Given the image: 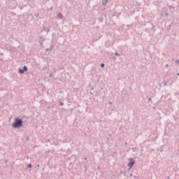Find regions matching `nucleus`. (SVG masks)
Segmentation results:
<instances>
[{
  "mask_svg": "<svg viewBox=\"0 0 179 179\" xmlns=\"http://www.w3.org/2000/svg\"><path fill=\"white\" fill-rule=\"evenodd\" d=\"M13 128H22L23 127V120L16 117L12 124Z\"/></svg>",
  "mask_w": 179,
  "mask_h": 179,
  "instance_id": "nucleus-1",
  "label": "nucleus"
},
{
  "mask_svg": "<svg viewBox=\"0 0 179 179\" xmlns=\"http://www.w3.org/2000/svg\"><path fill=\"white\" fill-rule=\"evenodd\" d=\"M134 164H135V161L134 160V159L131 158L129 159V164H127L128 167H129V169H132Z\"/></svg>",
  "mask_w": 179,
  "mask_h": 179,
  "instance_id": "nucleus-2",
  "label": "nucleus"
},
{
  "mask_svg": "<svg viewBox=\"0 0 179 179\" xmlns=\"http://www.w3.org/2000/svg\"><path fill=\"white\" fill-rule=\"evenodd\" d=\"M57 17H58V19L62 20V19H64V15H62V13H58Z\"/></svg>",
  "mask_w": 179,
  "mask_h": 179,
  "instance_id": "nucleus-3",
  "label": "nucleus"
},
{
  "mask_svg": "<svg viewBox=\"0 0 179 179\" xmlns=\"http://www.w3.org/2000/svg\"><path fill=\"white\" fill-rule=\"evenodd\" d=\"M43 29L44 30V31H46L47 33H50V28H45V27H43Z\"/></svg>",
  "mask_w": 179,
  "mask_h": 179,
  "instance_id": "nucleus-4",
  "label": "nucleus"
},
{
  "mask_svg": "<svg viewBox=\"0 0 179 179\" xmlns=\"http://www.w3.org/2000/svg\"><path fill=\"white\" fill-rule=\"evenodd\" d=\"M19 73H20V75H23V73H24V71L22 69H19Z\"/></svg>",
  "mask_w": 179,
  "mask_h": 179,
  "instance_id": "nucleus-5",
  "label": "nucleus"
},
{
  "mask_svg": "<svg viewBox=\"0 0 179 179\" xmlns=\"http://www.w3.org/2000/svg\"><path fill=\"white\" fill-rule=\"evenodd\" d=\"M102 5H103V6H106V5H107V0H103Z\"/></svg>",
  "mask_w": 179,
  "mask_h": 179,
  "instance_id": "nucleus-6",
  "label": "nucleus"
},
{
  "mask_svg": "<svg viewBox=\"0 0 179 179\" xmlns=\"http://www.w3.org/2000/svg\"><path fill=\"white\" fill-rule=\"evenodd\" d=\"M22 71H24V72H27V66H24Z\"/></svg>",
  "mask_w": 179,
  "mask_h": 179,
  "instance_id": "nucleus-7",
  "label": "nucleus"
},
{
  "mask_svg": "<svg viewBox=\"0 0 179 179\" xmlns=\"http://www.w3.org/2000/svg\"><path fill=\"white\" fill-rule=\"evenodd\" d=\"M120 174H123L124 177L127 176V173L124 171H121Z\"/></svg>",
  "mask_w": 179,
  "mask_h": 179,
  "instance_id": "nucleus-8",
  "label": "nucleus"
},
{
  "mask_svg": "<svg viewBox=\"0 0 179 179\" xmlns=\"http://www.w3.org/2000/svg\"><path fill=\"white\" fill-rule=\"evenodd\" d=\"M115 55H116V56H117V57H120V56H121V55H120L118 52H115Z\"/></svg>",
  "mask_w": 179,
  "mask_h": 179,
  "instance_id": "nucleus-9",
  "label": "nucleus"
},
{
  "mask_svg": "<svg viewBox=\"0 0 179 179\" xmlns=\"http://www.w3.org/2000/svg\"><path fill=\"white\" fill-rule=\"evenodd\" d=\"M175 63H176V65H178L179 64V60L178 59L176 60Z\"/></svg>",
  "mask_w": 179,
  "mask_h": 179,
  "instance_id": "nucleus-10",
  "label": "nucleus"
},
{
  "mask_svg": "<svg viewBox=\"0 0 179 179\" xmlns=\"http://www.w3.org/2000/svg\"><path fill=\"white\" fill-rule=\"evenodd\" d=\"M104 66H105V64H104L103 63H101V68H104Z\"/></svg>",
  "mask_w": 179,
  "mask_h": 179,
  "instance_id": "nucleus-11",
  "label": "nucleus"
},
{
  "mask_svg": "<svg viewBox=\"0 0 179 179\" xmlns=\"http://www.w3.org/2000/svg\"><path fill=\"white\" fill-rule=\"evenodd\" d=\"M49 50H52V46H51L50 49H46V51H48Z\"/></svg>",
  "mask_w": 179,
  "mask_h": 179,
  "instance_id": "nucleus-12",
  "label": "nucleus"
},
{
  "mask_svg": "<svg viewBox=\"0 0 179 179\" xmlns=\"http://www.w3.org/2000/svg\"><path fill=\"white\" fill-rule=\"evenodd\" d=\"M28 167L29 168V169H31V164H28Z\"/></svg>",
  "mask_w": 179,
  "mask_h": 179,
  "instance_id": "nucleus-13",
  "label": "nucleus"
},
{
  "mask_svg": "<svg viewBox=\"0 0 179 179\" xmlns=\"http://www.w3.org/2000/svg\"><path fill=\"white\" fill-rule=\"evenodd\" d=\"M60 106H64V102H60Z\"/></svg>",
  "mask_w": 179,
  "mask_h": 179,
  "instance_id": "nucleus-14",
  "label": "nucleus"
},
{
  "mask_svg": "<svg viewBox=\"0 0 179 179\" xmlns=\"http://www.w3.org/2000/svg\"><path fill=\"white\" fill-rule=\"evenodd\" d=\"M149 101H152V98H148Z\"/></svg>",
  "mask_w": 179,
  "mask_h": 179,
  "instance_id": "nucleus-15",
  "label": "nucleus"
},
{
  "mask_svg": "<svg viewBox=\"0 0 179 179\" xmlns=\"http://www.w3.org/2000/svg\"><path fill=\"white\" fill-rule=\"evenodd\" d=\"M166 68H169V64H166Z\"/></svg>",
  "mask_w": 179,
  "mask_h": 179,
  "instance_id": "nucleus-16",
  "label": "nucleus"
},
{
  "mask_svg": "<svg viewBox=\"0 0 179 179\" xmlns=\"http://www.w3.org/2000/svg\"><path fill=\"white\" fill-rule=\"evenodd\" d=\"M164 86H167V83H164Z\"/></svg>",
  "mask_w": 179,
  "mask_h": 179,
  "instance_id": "nucleus-17",
  "label": "nucleus"
},
{
  "mask_svg": "<svg viewBox=\"0 0 179 179\" xmlns=\"http://www.w3.org/2000/svg\"><path fill=\"white\" fill-rule=\"evenodd\" d=\"M50 10H52V7H50Z\"/></svg>",
  "mask_w": 179,
  "mask_h": 179,
  "instance_id": "nucleus-18",
  "label": "nucleus"
},
{
  "mask_svg": "<svg viewBox=\"0 0 179 179\" xmlns=\"http://www.w3.org/2000/svg\"><path fill=\"white\" fill-rule=\"evenodd\" d=\"M109 104H112V103H111V102H109Z\"/></svg>",
  "mask_w": 179,
  "mask_h": 179,
  "instance_id": "nucleus-19",
  "label": "nucleus"
},
{
  "mask_svg": "<svg viewBox=\"0 0 179 179\" xmlns=\"http://www.w3.org/2000/svg\"><path fill=\"white\" fill-rule=\"evenodd\" d=\"M166 15H169L168 13H166Z\"/></svg>",
  "mask_w": 179,
  "mask_h": 179,
  "instance_id": "nucleus-20",
  "label": "nucleus"
},
{
  "mask_svg": "<svg viewBox=\"0 0 179 179\" xmlns=\"http://www.w3.org/2000/svg\"><path fill=\"white\" fill-rule=\"evenodd\" d=\"M50 76H52V75L50 74Z\"/></svg>",
  "mask_w": 179,
  "mask_h": 179,
  "instance_id": "nucleus-21",
  "label": "nucleus"
},
{
  "mask_svg": "<svg viewBox=\"0 0 179 179\" xmlns=\"http://www.w3.org/2000/svg\"><path fill=\"white\" fill-rule=\"evenodd\" d=\"M172 1H176V0H172Z\"/></svg>",
  "mask_w": 179,
  "mask_h": 179,
  "instance_id": "nucleus-22",
  "label": "nucleus"
}]
</instances>
